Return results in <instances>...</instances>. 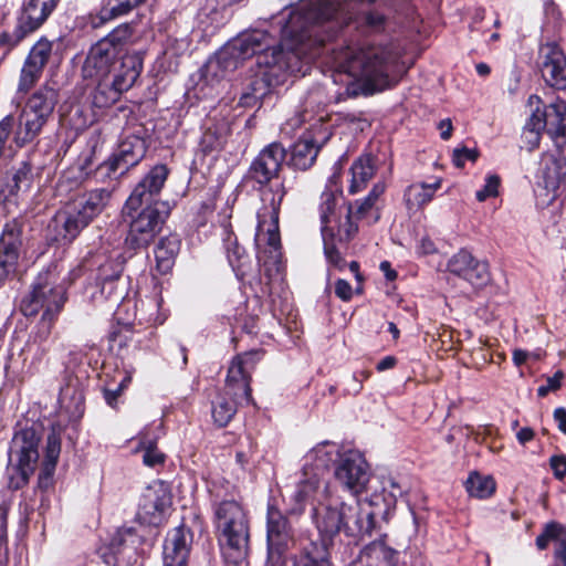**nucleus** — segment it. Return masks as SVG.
<instances>
[{
	"label": "nucleus",
	"instance_id": "nucleus-1",
	"mask_svg": "<svg viewBox=\"0 0 566 566\" xmlns=\"http://www.w3.org/2000/svg\"><path fill=\"white\" fill-rule=\"evenodd\" d=\"M375 0H310L300 3L281 30V43L265 31L253 30L229 41L202 67L201 85L206 96H219L229 85L230 75L242 63L256 56V63L269 70L287 71L290 61L307 48L323 45L353 20L360 3Z\"/></svg>",
	"mask_w": 566,
	"mask_h": 566
},
{
	"label": "nucleus",
	"instance_id": "nucleus-2",
	"mask_svg": "<svg viewBox=\"0 0 566 566\" xmlns=\"http://www.w3.org/2000/svg\"><path fill=\"white\" fill-rule=\"evenodd\" d=\"M169 176L166 165L154 166L135 186L123 207L124 221L128 223L125 244L133 250L147 248L160 233L171 206L158 200Z\"/></svg>",
	"mask_w": 566,
	"mask_h": 566
},
{
	"label": "nucleus",
	"instance_id": "nucleus-3",
	"mask_svg": "<svg viewBox=\"0 0 566 566\" xmlns=\"http://www.w3.org/2000/svg\"><path fill=\"white\" fill-rule=\"evenodd\" d=\"M286 159V149L280 143L266 145L251 161L242 181L260 196L262 207L258 213V237L265 231L268 244L280 248L279 216L287 193L285 180L280 174Z\"/></svg>",
	"mask_w": 566,
	"mask_h": 566
},
{
	"label": "nucleus",
	"instance_id": "nucleus-4",
	"mask_svg": "<svg viewBox=\"0 0 566 566\" xmlns=\"http://www.w3.org/2000/svg\"><path fill=\"white\" fill-rule=\"evenodd\" d=\"M399 59L394 43L348 48L343 67L354 81L346 85V96L370 95L389 87L396 81Z\"/></svg>",
	"mask_w": 566,
	"mask_h": 566
},
{
	"label": "nucleus",
	"instance_id": "nucleus-5",
	"mask_svg": "<svg viewBox=\"0 0 566 566\" xmlns=\"http://www.w3.org/2000/svg\"><path fill=\"white\" fill-rule=\"evenodd\" d=\"M323 494L327 502H319L313 509V521L322 535L332 539L343 532L348 537H363L370 535L376 528L377 515L373 501H354L352 504L334 503L329 499L327 485H324ZM327 544V542H325Z\"/></svg>",
	"mask_w": 566,
	"mask_h": 566
},
{
	"label": "nucleus",
	"instance_id": "nucleus-6",
	"mask_svg": "<svg viewBox=\"0 0 566 566\" xmlns=\"http://www.w3.org/2000/svg\"><path fill=\"white\" fill-rule=\"evenodd\" d=\"M216 527L222 555L227 563L239 565L249 553L250 527L242 505L234 500H223L212 505Z\"/></svg>",
	"mask_w": 566,
	"mask_h": 566
},
{
	"label": "nucleus",
	"instance_id": "nucleus-7",
	"mask_svg": "<svg viewBox=\"0 0 566 566\" xmlns=\"http://www.w3.org/2000/svg\"><path fill=\"white\" fill-rule=\"evenodd\" d=\"M321 199L319 216L324 253L331 264L342 269L345 260L338 252L336 243L349 241L356 234L358 227L352 220V206L344 202L342 192L326 190Z\"/></svg>",
	"mask_w": 566,
	"mask_h": 566
},
{
	"label": "nucleus",
	"instance_id": "nucleus-8",
	"mask_svg": "<svg viewBox=\"0 0 566 566\" xmlns=\"http://www.w3.org/2000/svg\"><path fill=\"white\" fill-rule=\"evenodd\" d=\"M112 192L97 188L77 197L72 203L59 211L49 228L56 233L55 240L72 242L107 207Z\"/></svg>",
	"mask_w": 566,
	"mask_h": 566
},
{
	"label": "nucleus",
	"instance_id": "nucleus-9",
	"mask_svg": "<svg viewBox=\"0 0 566 566\" xmlns=\"http://www.w3.org/2000/svg\"><path fill=\"white\" fill-rule=\"evenodd\" d=\"M112 192L97 188L77 197L72 203L59 211L49 228L56 233L55 240L72 242L107 207Z\"/></svg>",
	"mask_w": 566,
	"mask_h": 566
},
{
	"label": "nucleus",
	"instance_id": "nucleus-10",
	"mask_svg": "<svg viewBox=\"0 0 566 566\" xmlns=\"http://www.w3.org/2000/svg\"><path fill=\"white\" fill-rule=\"evenodd\" d=\"M112 192L97 188L77 197L72 203L59 211L49 228L56 233L55 240L72 242L107 207Z\"/></svg>",
	"mask_w": 566,
	"mask_h": 566
},
{
	"label": "nucleus",
	"instance_id": "nucleus-11",
	"mask_svg": "<svg viewBox=\"0 0 566 566\" xmlns=\"http://www.w3.org/2000/svg\"><path fill=\"white\" fill-rule=\"evenodd\" d=\"M112 192L97 188L77 197L72 203L59 211L49 228L56 233L55 240L72 242L107 207Z\"/></svg>",
	"mask_w": 566,
	"mask_h": 566
},
{
	"label": "nucleus",
	"instance_id": "nucleus-12",
	"mask_svg": "<svg viewBox=\"0 0 566 566\" xmlns=\"http://www.w3.org/2000/svg\"><path fill=\"white\" fill-rule=\"evenodd\" d=\"M66 301V290L52 271L39 273L30 291L21 301L20 310L24 316L42 314L57 316Z\"/></svg>",
	"mask_w": 566,
	"mask_h": 566
},
{
	"label": "nucleus",
	"instance_id": "nucleus-13",
	"mask_svg": "<svg viewBox=\"0 0 566 566\" xmlns=\"http://www.w3.org/2000/svg\"><path fill=\"white\" fill-rule=\"evenodd\" d=\"M143 71V56L128 55L123 59L122 69L116 75L105 78H91L96 82L92 93V103L95 107L104 108L116 103L124 92L136 83Z\"/></svg>",
	"mask_w": 566,
	"mask_h": 566
},
{
	"label": "nucleus",
	"instance_id": "nucleus-14",
	"mask_svg": "<svg viewBox=\"0 0 566 566\" xmlns=\"http://www.w3.org/2000/svg\"><path fill=\"white\" fill-rule=\"evenodd\" d=\"M295 544L294 530L289 518L273 504L266 512L268 559L272 566H279L284 553Z\"/></svg>",
	"mask_w": 566,
	"mask_h": 566
},
{
	"label": "nucleus",
	"instance_id": "nucleus-15",
	"mask_svg": "<svg viewBox=\"0 0 566 566\" xmlns=\"http://www.w3.org/2000/svg\"><path fill=\"white\" fill-rule=\"evenodd\" d=\"M40 437L35 429L25 428L14 433L9 461L17 468L22 483H27L39 460Z\"/></svg>",
	"mask_w": 566,
	"mask_h": 566
},
{
	"label": "nucleus",
	"instance_id": "nucleus-16",
	"mask_svg": "<svg viewBox=\"0 0 566 566\" xmlns=\"http://www.w3.org/2000/svg\"><path fill=\"white\" fill-rule=\"evenodd\" d=\"M334 476L342 488L357 495L366 490L370 472L368 463L360 452L347 450L342 452L335 467Z\"/></svg>",
	"mask_w": 566,
	"mask_h": 566
},
{
	"label": "nucleus",
	"instance_id": "nucleus-17",
	"mask_svg": "<svg viewBox=\"0 0 566 566\" xmlns=\"http://www.w3.org/2000/svg\"><path fill=\"white\" fill-rule=\"evenodd\" d=\"M447 271L475 289H481L491 281L488 262L479 260L467 249L459 250L448 260Z\"/></svg>",
	"mask_w": 566,
	"mask_h": 566
},
{
	"label": "nucleus",
	"instance_id": "nucleus-18",
	"mask_svg": "<svg viewBox=\"0 0 566 566\" xmlns=\"http://www.w3.org/2000/svg\"><path fill=\"white\" fill-rule=\"evenodd\" d=\"M125 56L97 41L91 46L84 61L82 69L84 78H105L116 75L122 69Z\"/></svg>",
	"mask_w": 566,
	"mask_h": 566
},
{
	"label": "nucleus",
	"instance_id": "nucleus-19",
	"mask_svg": "<svg viewBox=\"0 0 566 566\" xmlns=\"http://www.w3.org/2000/svg\"><path fill=\"white\" fill-rule=\"evenodd\" d=\"M52 46L51 41L41 38L31 48L20 72L18 93L29 92L40 80L51 56Z\"/></svg>",
	"mask_w": 566,
	"mask_h": 566
},
{
	"label": "nucleus",
	"instance_id": "nucleus-20",
	"mask_svg": "<svg viewBox=\"0 0 566 566\" xmlns=\"http://www.w3.org/2000/svg\"><path fill=\"white\" fill-rule=\"evenodd\" d=\"M171 506V494L164 482L149 485L139 500L138 516L148 524L160 523Z\"/></svg>",
	"mask_w": 566,
	"mask_h": 566
},
{
	"label": "nucleus",
	"instance_id": "nucleus-21",
	"mask_svg": "<svg viewBox=\"0 0 566 566\" xmlns=\"http://www.w3.org/2000/svg\"><path fill=\"white\" fill-rule=\"evenodd\" d=\"M539 65L544 81L551 87L566 90V56L556 43H546L539 49Z\"/></svg>",
	"mask_w": 566,
	"mask_h": 566
},
{
	"label": "nucleus",
	"instance_id": "nucleus-22",
	"mask_svg": "<svg viewBox=\"0 0 566 566\" xmlns=\"http://www.w3.org/2000/svg\"><path fill=\"white\" fill-rule=\"evenodd\" d=\"M258 355V353H245L243 355H238L232 359L228 368L226 387L223 390L229 394L237 395L240 398L250 400V371L259 359Z\"/></svg>",
	"mask_w": 566,
	"mask_h": 566
},
{
	"label": "nucleus",
	"instance_id": "nucleus-23",
	"mask_svg": "<svg viewBox=\"0 0 566 566\" xmlns=\"http://www.w3.org/2000/svg\"><path fill=\"white\" fill-rule=\"evenodd\" d=\"M146 150L147 146L144 138L137 135H128L120 140L116 151L105 167L111 172L120 170V174H124L129 168L139 164L145 157Z\"/></svg>",
	"mask_w": 566,
	"mask_h": 566
},
{
	"label": "nucleus",
	"instance_id": "nucleus-24",
	"mask_svg": "<svg viewBox=\"0 0 566 566\" xmlns=\"http://www.w3.org/2000/svg\"><path fill=\"white\" fill-rule=\"evenodd\" d=\"M192 533L179 526L168 532L164 543V566H187Z\"/></svg>",
	"mask_w": 566,
	"mask_h": 566
},
{
	"label": "nucleus",
	"instance_id": "nucleus-25",
	"mask_svg": "<svg viewBox=\"0 0 566 566\" xmlns=\"http://www.w3.org/2000/svg\"><path fill=\"white\" fill-rule=\"evenodd\" d=\"M539 119L554 144L563 148L566 145V102L557 98L539 108Z\"/></svg>",
	"mask_w": 566,
	"mask_h": 566
},
{
	"label": "nucleus",
	"instance_id": "nucleus-26",
	"mask_svg": "<svg viewBox=\"0 0 566 566\" xmlns=\"http://www.w3.org/2000/svg\"><path fill=\"white\" fill-rule=\"evenodd\" d=\"M340 455L342 453L336 443L329 441L321 442L304 457L303 470L306 474H314L323 480L324 473L331 464H337Z\"/></svg>",
	"mask_w": 566,
	"mask_h": 566
},
{
	"label": "nucleus",
	"instance_id": "nucleus-27",
	"mask_svg": "<svg viewBox=\"0 0 566 566\" xmlns=\"http://www.w3.org/2000/svg\"><path fill=\"white\" fill-rule=\"evenodd\" d=\"M49 120L50 119L45 118L41 114L35 113L23 105L18 118H15L17 127L13 133L14 144L18 147H23L35 140Z\"/></svg>",
	"mask_w": 566,
	"mask_h": 566
},
{
	"label": "nucleus",
	"instance_id": "nucleus-28",
	"mask_svg": "<svg viewBox=\"0 0 566 566\" xmlns=\"http://www.w3.org/2000/svg\"><path fill=\"white\" fill-rule=\"evenodd\" d=\"M397 554L381 537L366 545L350 566H395Z\"/></svg>",
	"mask_w": 566,
	"mask_h": 566
},
{
	"label": "nucleus",
	"instance_id": "nucleus-29",
	"mask_svg": "<svg viewBox=\"0 0 566 566\" xmlns=\"http://www.w3.org/2000/svg\"><path fill=\"white\" fill-rule=\"evenodd\" d=\"M59 403L73 419L84 412V391L78 377L67 374L60 389Z\"/></svg>",
	"mask_w": 566,
	"mask_h": 566
},
{
	"label": "nucleus",
	"instance_id": "nucleus-30",
	"mask_svg": "<svg viewBox=\"0 0 566 566\" xmlns=\"http://www.w3.org/2000/svg\"><path fill=\"white\" fill-rule=\"evenodd\" d=\"M60 0H29L22 8L18 22L30 33L36 31L56 8Z\"/></svg>",
	"mask_w": 566,
	"mask_h": 566
},
{
	"label": "nucleus",
	"instance_id": "nucleus-31",
	"mask_svg": "<svg viewBox=\"0 0 566 566\" xmlns=\"http://www.w3.org/2000/svg\"><path fill=\"white\" fill-rule=\"evenodd\" d=\"M59 98V90L49 83H44L28 97L24 106L51 119Z\"/></svg>",
	"mask_w": 566,
	"mask_h": 566
},
{
	"label": "nucleus",
	"instance_id": "nucleus-32",
	"mask_svg": "<svg viewBox=\"0 0 566 566\" xmlns=\"http://www.w3.org/2000/svg\"><path fill=\"white\" fill-rule=\"evenodd\" d=\"M321 145L311 135H303L292 147L289 165L298 170L308 169L315 161Z\"/></svg>",
	"mask_w": 566,
	"mask_h": 566
},
{
	"label": "nucleus",
	"instance_id": "nucleus-33",
	"mask_svg": "<svg viewBox=\"0 0 566 566\" xmlns=\"http://www.w3.org/2000/svg\"><path fill=\"white\" fill-rule=\"evenodd\" d=\"M24 228L25 219L22 217L6 222L0 234V251L20 256L27 240Z\"/></svg>",
	"mask_w": 566,
	"mask_h": 566
},
{
	"label": "nucleus",
	"instance_id": "nucleus-34",
	"mask_svg": "<svg viewBox=\"0 0 566 566\" xmlns=\"http://www.w3.org/2000/svg\"><path fill=\"white\" fill-rule=\"evenodd\" d=\"M377 159L370 154L360 155L350 167L349 192L356 193L364 189L377 170Z\"/></svg>",
	"mask_w": 566,
	"mask_h": 566
},
{
	"label": "nucleus",
	"instance_id": "nucleus-35",
	"mask_svg": "<svg viewBox=\"0 0 566 566\" xmlns=\"http://www.w3.org/2000/svg\"><path fill=\"white\" fill-rule=\"evenodd\" d=\"M541 98L537 95H531L528 97L530 106L536 105V108L532 111L530 118L524 125L522 132V142L527 150L532 151L539 145L542 132L545 130L543 123L539 119V104Z\"/></svg>",
	"mask_w": 566,
	"mask_h": 566
},
{
	"label": "nucleus",
	"instance_id": "nucleus-36",
	"mask_svg": "<svg viewBox=\"0 0 566 566\" xmlns=\"http://www.w3.org/2000/svg\"><path fill=\"white\" fill-rule=\"evenodd\" d=\"M181 241L176 234L160 239L155 248V259L160 273H167L174 265Z\"/></svg>",
	"mask_w": 566,
	"mask_h": 566
},
{
	"label": "nucleus",
	"instance_id": "nucleus-37",
	"mask_svg": "<svg viewBox=\"0 0 566 566\" xmlns=\"http://www.w3.org/2000/svg\"><path fill=\"white\" fill-rule=\"evenodd\" d=\"M237 395L223 390L212 401V419L218 427H226L237 412Z\"/></svg>",
	"mask_w": 566,
	"mask_h": 566
},
{
	"label": "nucleus",
	"instance_id": "nucleus-38",
	"mask_svg": "<svg viewBox=\"0 0 566 566\" xmlns=\"http://www.w3.org/2000/svg\"><path fill=\"white\" fill-rule=\"evenodd\" d=\"M158 436L151 432L150 428H146L138 436L137 450L143 452V463L149 468L163 465L165 454L157 448Z\"/></svg>",
	"mask_w": 566,
	"mask_h": 566
},
{
	"label": "nucleus",
	"instance_id": "nucleus-39",
	"mask_svg": "<svg viewBox=\"0 0 566 566\" xmlns=\"http://www.w3.org/2000/svg\"><path fill=\"white\" fill-rule=\"evenodd\" d=\"M323 480L315 476L314 474H306L303 471V479L296 485V489L292 495L295 506L290 510L292 514H301L304 511L305 503L315 493L318 492Z\"/></svg>",
	"mask_w": 566,
	"mask_h": 566
},
{
	"label": "nucleus",
	"instance_id": "nucleus-40",
	"mask_svg": "<svg viewBox=\"0 0 566 566\" xmlns=\"http://www.w3.org/2000/svg\"><path fill=\"white\" fill-rule=\"evenodd\" d=\"M61 452V434L60 431L52 428L46 437L45 454L42 462L40 479H50L54 471Z\"/></svg>",
	"mask_w": 566,
	"mask_h": 566
},
{
	"label": "nucleus",
	"instance_id": "nucleus-41",
	"mask_svg": "<svg viewBox=\"0 0 566 566\" xmlns=\"http://www.w3.org/2000/svg\"><path fill=\"white\" fill-rule=\"evenodd\" d=\"M134 30L128 23H122L111 31L106 36L99 40L102 44H106L119 55H140L137 52L128 53L126 45L130 42Z\"/></svg>",
	"mask_w": 566,
	"mask_h": 566
},
{
	"label": "nucleus",
	"instance_id": "nucleus-42",
	"mask_svg": "<svg viewBox=\"0 0 566 566\" xmlns=\"http://www.w3.org/2000/svg\"><path fill=\"white\" fill-rule=\"evenodd\" d=\"M440 181L433 184H413L405 192V201L409 209L420 208L430 202L440 188Z\"/></svg>",
	"mask_w": 566,
	"mask_h": 566
},
{
	"label": "nucleus",
	"instance_id": "nucleus-43",
	"mask_svg": "<svg viewBox=\"0 0 566 566\" xmlns=\"http://www.w3.org/2000/svg\"><path fill=\"white\" fill-rule=\"evenodd\" d=\"M223 242L227 251L228 261L232 266L233 271L235 272L237 276L243 275L244 272L242 268L247 259L245 250L238 243L237 237L228 226L223 228Z\"/></svg>",
	"mask_w": 566,
	"mask_h": 566
},
{
	"label": "nucleus",
	"instance_id": "nucleus-44",
	"mask_svg": "<svg viewBox=\"0 0 566 566\" xmlns=\"http://www.w3.org/2000/svg\"><path fill=\"white\" fill-rule=\"evenodd\" d=\"M33 168L30 161L23 160L14 168L11 182L7 185L8 195L17 196L19 192L28 191L33 184Z\"/></svg>",
	"mask_w": 566,
	"mask_h": 566
},
{
	"label": "nucleus",
	"instance_id": "nucleus-45",
	"mask_svg": "<svg viewBox=\"0 0 566 566\" xmlns=\"http://www.w3.org/2000/svg\"><path fill=\"white\" fill-rule=\"evenodd\" d=\"M129 12V6H126L123 1L106 0L98 14L95 18H92L91 23L93 28H99L112 20L128 14Z\"/></svg>",
	"mask_w": 566,
	"mask_h": 566
},
{
	"label": "nucleus",
	"instance_id": "nucleus-46",
	"mask_svg": "<svg viewBox=\"0 0 566 566\" xmlns=\"http://www.w3.org/2000/svg\"><path fill=\"white\" fill-rule=\"evenodd\" d=\"M465 488L471 496L486 499L494 493L495 481L491 476L472 472L467 480Z\"/></svg>",
	"mask_w": 566,
	"mask_h": 566
},
{
	"label": "nucleus",
	"instance_id": "nucleus-47",
	"mask_svg": "<svg viewBox=\"0 0 566 566\" xmlns=\"http://www.w3.org/2000/svg\"><path fill=\"white\" fill-rule=\"evenodd\" d=\"M124 270V259L120 253L111 256L104 263L99 264L96 275V283L119 280Z\"/></svg>",
	"mask_w": 566,
	"mask_h": 566
},
{
	"label": "nucleus",
	"instance_id": "nucleus-48",
	"mask_svg": "<svg viewBox=\"0 0 566 566\" xmlns=\"http://www.w3.org/2000/svg\"><path fill=\"white\" fill-rule=\"evenodd\" d=\"M29 34L31 33L19 22L12 31H2L0 33V57L4 59Z\"/></svg>",
	"mask_w": 566,
	"mask_h": 566
},
{
	"label": "nucleus",
	"instance_id": "nucleus-49",
	"mask_svg": "<svg viewBox=\"0 0 566 566\" xmlns=\"http://www.w3.org/2000/svg\"><path fill=\"white\" fill-rule=\"evenodd\" d=\"M548 534L555 543L554 558L566 559V526L559 523H548Z\"/></svg>",
	"mask_w": 566,
	"mask_h": 566
},
{
	"label": "nucleus",
	"instance_id": "nucleus-50",
	"mask_svg": "<svg viewBox=\"0 0 566 566\" xmlns=\"http://www.w3.org/2000/svg\"><path fill=\"white\" fill-rule=\"evenodd\" d=\"M19 259L15 254L0 251V285L15 275Z\"/></svg>",
	"mask_w": 566,
	"mask_h": 566
},
{
	"label": "nucleus",
	"instance_id": "nucleus-51",
	"mask_svg": "<svg viewBox=\"0 0 566 566\" xmlns=\"http://www.w3.org/2000/svg\"><path fill=\"white\" fill-rule=\"evenodd\" d=\"M387 18L377 11H367L361 15V25L370 33L385 31Z\"/></svg>",
	"mask_w": 566,
	"mask_h": 566
},
{
	"label": "nucleus",
	"instance_id": "nucleus-52",
	"mask_svg": "<svg viewBox=\"0 0 566 566\" xmlns=\"http://www.w3.org/2000/svg\"><path fill=\"white\" fill-rule=\"evenodd\" d=\"M224 9L226 7L219 9L216 1L211 0L203 9H201L199 18L202 20L205 17L210 20L211 24H214L216 27L221 25L224 21Z\"/></svg>",
	"mask_w": 566,
	"mask_h": 566
},
{
	"label": "nucleus",
	"instance_id": "nucleus-53",
	"mask_svg": "<svg viewBox=\"0 0 566 566\" xmlns=\"http://www.w3.org/2000/svg\"><path fill=\"white\" fill-rule=\"evenodd\" d=\"M500 178L496 175H490L485 179V185L478 190L475 197L478 201H485L488 198L496 197L499 193Z\"/></svg>",
	"mask_w": 566,
	"mask_h": 566
},
{
	"label": "nucleus",
	"instance_id": "nucleus-54",
	"mask_svg": "<svg viewBox=\"0 0 566 566\" xmlns=\"http://www.w3.org/2000/svg\"><path fill=\"white\" fill-rule=\"evenodd\" d=\"M55 318H56V316L46 317V315L42 314V317L36 327V332L33 336L34 342L41 344L49 338V336L51 335Z\"/></svg>",
	"mask_w": 566,
	"mask_h": 566
},
{
	"label": "nucleus",
	"instance_id": "nucleus-55",
	"mask_svg": "<svg viewBox=\"0 0 566 566\" xmlns=\"http://www.w3.org/2000/svg\"><path fill=\"white\" fill-rule=\"evenodd\" d=\"M118 280H111L96 283L99 287L101 295L106 300L118 301L123 297V291L118 289Z\"/></svg>",
	"mask_w": 566,
	"mask_h": 566
},
{
	"label": "nucleus",
	"instance_id": "nucleus-56",
	"mask_svg": "<svg viewBox=\"0 0 566 566\" xmlns=\"http://www.w3.org/2000/svg\"><path fill=\"white\" fill-rule=\"evenodd\" d=\"M15 125V117L12 114L4 116L0 120V157L3 155V150L9 138L10 133L12 132Z\"/></svg>",
	"mask_w": 566,
	"mask_h": 566
},
{
	"label": "nucleus",
	"instance_id": "nucleus-57",
	"mask_svg": "<svg viewBox=\"0 0 566 566\" xmlns=\"http://www.w3.org/2000/svg\"><path fill=\"white\" fill-rule=\"evenodd\" d=\"M478 151L475 149H469L467 147L457 148L453 150V164L462 168L467 160L475 161L478 159Z\"/></svg>",
	"mask_w": 566,
	"mask_h": 566
},
{
	"label": "nucleus",
	"instance_id": "nucleus-58",
	"mask_svg": "<svg viewBox=\"0 0 566 566\" xmlns=\"http://www.w3.org/2000/svg\"><path fill=\"white\" fill-rule=\"evenodd\" d=\"M368 374L365 371H360L359 374L355 373L349 376L345 384V391L348 395H357L363 389V378H367Z\"/></svg>",
	"mask_w": 566,
	"mask_h": 566
},
{
	"label": "nucleus",
	"instance_id": "nucleus-59",
	"mask_svg": "<svg viewBox=\"0 0 566 566\" xmlns=\"http://www.w3.org/2000/svg\"><path fill=\"white\" fill-rule=\"evenodd\" d=\"M551 468L556 479L562 480L566 475V455H553L549 459Z\"/></svg>",
	"mask_w": 566,
	"mask_h": 566
},
{
	"label": "nucleus",
	"instance_id": "nucleus-60",
	"mask_svg": "<svg viewBox=\"0 0 566 566\" xmlns=\"http://www.w3.org/2000/svg\"><path fill=\"white\" fill-rule=\"evenodd\" d=\"M335 294L342 301L348 302L353 297V289L346 280L338 279L335 282Z\"/></svg>",
	"mask_w": 566,
	"mask_h": 566
},
{
	"label": "nucleus",
	"instance_id": "nucleus-61",
	"mask_svg": "<svg viewBox=\"0 0 566 566\" xmlns=\"http://www.w3.org/2000/svg\"><path fill=\"white\" fill-rule=\"evenodd\" d=\"M8 505L4 503L0 504V545L6 544L8 541Z\"/></svg>",
	"mask_w": 566,
	"mask_h": 566
},
{
	"label": "nucleus",
	"instance_id": "nucleus-62",
	"mask_svg": "<svg viewBox=\"0 0 566 566\" xmlns=\"http://www.w3.org/2000/svg\"><path fill=\"white\" fill-rule=\"evenodd\" d=\"M376 200H374L370 196H367L361 201H356V216L358 218H364L375 206Z\"/></svg>",
	"mask_w": 566,
	"mask_h": 566
},
{
	"label": "nucleus",
	"instance_id": "nucleus-63",
	"mask_svg": "<svg viewBox=\"0 0 566 566\" xmlns=\"http://www.w3.org/2000/svg\"><path fill=\"white\" fill-rule=\"evenodd\" d=\"M126 535H132L130 528L118 530L116 532V534L114 535V537L112 538V542H111V548L114 552H117L119 549V547L124 545V543L126 541Z\"/></svg>",
	"mask_w": 566,
	"mask_h": 566
},
{
	"label": "nucleus",
	"instance_id": "nucleus-64",
	"mask_svg": "<svg viewBox=\"0 0 566 566\" xmlns=\"http://www.w3.org/2000/svg\"><path fill=\"white\" fill-rule=\"evenodd\" d=\"M554 420L557 422L558 429L566 434V409L563 407L554 410Z\"/></svg>",
	"mask_w": 566,
	"mask_h": 566
}]
</instances>
